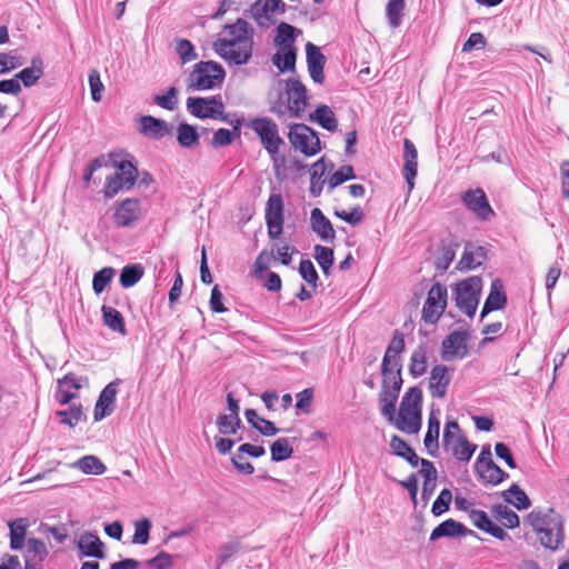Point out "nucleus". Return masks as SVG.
Wrapping results in <instances>:
<instances>
[{
	"label": "nucleus",
	"mask_w": 569,
	"mask_h": 569,
	"mask_svg": "<svg viewBox=\"0 0 569 569\" xmlns=\"http://www.w3.org/2000/svg\"><path fill=\"white\" fill-rule=\"evenodd\" d=\"M310 223L312 231L316 232L321 240L333 242L336 238V231L330 220L319 208L311 210Z\"/></svg>",
	"instance_id": "nucleus-24"
},
{
	"label": "nucleus",
	"mask_w": 569,
	"mask_h": 569,
	"mask_svg": "<svg viewBox=\"0 0 569 569\" xmlns=\"http://www.w3.org/2000/svg\"><path fill=\"white\" fill-rule=\"evenodd\" d=\"M459 423L456 420H449L445 425L442 435V446L448 449L452 445L453 439L460 433Z\"/></svg>",
	"instance_id": "nucleus-63"
},
{
	"label": "nucleus",
	"mask_w": 569,
	"mask_h": 569,
	"mask_svg": "<svg viewBox=\"0 0 569 569\" xmlns=\"http://www.w3.org/2000/svg\"><path fill=\"white\" fill-rule=\"evenodd\" d=\"M402 363H398V366L388 363L386 360L381 363V387L389 388L391 386H396L399 382V386L402 387L403 379L401 376Z\"/></svg>",
	"instance_id": "nucleus-41"
},
{
	"label": "nucleus",
	"mask_w": 569,
	"mask_h": 569,
	"mask_svg": "<svg viewBox=\"0 0 569 569\" xmlns=\"http://www.w3.org/2000/svg\"><path fill=\"white\" fill-rule=\"evenodd\" d=\"M297 48L278 49L272 56L273 66L282 73L295 72L297 62Z\"/></svg>",
	"instance_id": "nucleus-27"
},
{
	"label": "nucleus",
	"mask_w": 569,
	"mask_h": 569,
	"mask_svg": "<svg viewBox=\"0 0 569 569\" xmlns=\"http://www.w3.org/2000/svg\"><path fill=\"white\" fill-rule=\"evenodd\" d=\"M288 139L291 147L307 157L316 156L321 151V142L316 130L305 123H291Z\"/></svg>",
	"instance_id": "nucleus-8"
},
{
	"label": "nucleus",
	"mask_w": 569,
	"mask_h": 569,
	"mask_svg": "<svg viewBox=\"0 0 569 569\" xmlns=\"http://www.w3.org/2000/svg\"><path fill=\"white\" fill-rule=\"evenodd\" d=\"M144 274V268L140 263L124 266L120 272L119 281L123 288L133 287Z\"/></svg>",
	"instance_id": "nucleus-45"
},
{
	"label": "nucleus",
	"mask_w": 569,
	"mask_h": 569,
	"mask_svg": "<svg viewBox=\"0 0 569 569\" xmlns=\"http://www.w3.org/2000/svg\"><path fill=\"white\" fill-rule=\"evenodd\" d=\"M315 259L320 266L322 272L327 276L330 272V269L335 261L333 250L329 247H325L321 244L315 246Z\"/></svg>",
	"instance_id": "nucleus-47"
},
{
	"label": "nucleus",
	"mask_w": 569,
	"mask_h": 569,
	"mask_svg": "<svg viewBox=\"0 0 569 569\" xmlns=\"http://www.w3.org/2000/svg\"><path fill=\"white\" fill-rule=\"evenodd\" d=\"M89 86L91 90V98L94 102L101 101V93L104 89L103 83L100 79V73L97 70H91L89 73Z\"/></svg>",
	"instance_id": "nucleus-61"
},
{
	"label": "nucleus",
	"mask_w": 569,
	"mask_h": 569,
	"mask_svg": "<svg viewBox=\"0 0 569 569\" xmlns=\"http://www.w3.org/2000/svg\"><path fill=\"white\" fill-rule=\"evenodd\" d=\"M121 383L120 379L109 382L100 392L99 398L94 406L93 419L100 421L110 416L114 410V403L118 393V386Z\"/></svg>",
	"instance_id": "nucleus-16"
},
{
	"label": "nucleus",
	"mask_w": 569,
	"mask_h": 569,
	"mask_svg": "<svg viewBox=\"0 0 569 569\" xmlns=\"http://www.w3.org/2000/svg\"><path fill=\"white\" fill-rule=\"evenodd\" d=\"M470 336L467 330H455L450 332L441 343V358L449 361L453 358L463 359L468 356L467 341Z\"/></svg>",
	"instance_id": "nucleus-14"
},
{
	"label": "nucleus",
	"mask_w": 569,
	"mask_h": 569,
	"mask_svg": "<svg viewBox=\"0 0 569 569\" xmlns=\"http://www.w3.org/2000/svg\"><path fill=\"white\" fill-rule=\"evenodd\" d=\"M461 200L479 220L487 221L495 216L485 191L480 188L467 190Z\"/></svg>",
	"instance_id": "nucleus-15"
},
{
	"label": "nucleus",
	"mask_w": 569,
	"mask_h": 569,
	"mask_svg": "<svg viewBox=\"0 0 569 569\" xmlns=\"http://www.w3.org/2000/svg\"><path fill=\"white\" fill-rule=\"evenodd\" d=\"M49 551L46 543L38 538H29L26 543L24 562L42 563Z\"/></svg>",
	"instance_id": "nucleus-35"
},
{
	"label": "nucleus",
	"mask_w": 569,
	"mask_h": 569,
	"mask_svg": "<svg viewBox=\"0 0 569 569\" xmlns=\"http://www.w3.org/2000/svg\"><path fill=\"white\" fill-rule=\"evenodd\" d=\"M458 247V243H451L449 246L441 248V253L436 260V269L440 272H446L452 261L456 258V249Z\"/></svg>",
	"instance_id": "nucleus-53"
},
{
	"label": "nucleus",
	"mask_w": 569,
	"mask_h": 569,
	"mask_svg": "<svg viewBox=\"0 0 569 569\" xmlns=\"http://www.w3.org/2000/svg\"><path fill=\"white\" fill-rule=\"evenodd\" d=\"M270 452L271 460L280 462L291 458L293 449L287 438H279L270 446Z\"/></svg>",
	"instance_id": "nucleus-46"
},
{
	"label": "nucleus",
	"mask_w": 569,
	"mask_h": 569,
	"mask_svg": "<svg viewBox=\"0 0 569 569\" xmlns=\"http://www.w3.org/2000/svg\"><path fill=\"white\" fill-rule=\"evenodd\" d=\"M57 415L61 418L60 422L69 427H74L79 421L86 419L81 405L71 406L67 410L58 411Z\"/></svg>",
	"instance_id": "nucleus-52"
},
{
	"label": "nucleus",
	"mask_w": 569,
	"mask_h": 569,
	"mask_svg": "<svg viewBox=\"0 0 569 569\" xmlns=\"http://www.w3.org/2000/svg\"><path fill=\"white\" fill-rule=\"evenodd\" d=\"M439 432H440V420L437 417V413L432 410L428 418V430L425 436V447L428 453L432 457L436 456L439 449Z\"/></svg>",
	"instance_id": "nucleus-28"
},
{
	"label": "nucleus",
	"mask_w": 569,
	"mask_h": 569,
	"mask_svg": "<svg viewBox=\"0 0 569 569\" xmlns=\"http://www.w3.org/2000/svg\"><path fill=\"white\" fill-rule=\"evenodd\" d=\"M79 557H93L103 559L106 557L104 545L100 538L91 532L81 535L77 541Z\"/></svg>",
	"instance_id": "nucleus-21"
},
{
	"label": "nucleus",
	"mask_w": 569,
	"mask_h": 569,
	"mask_svg": "<svg viewBox=\"0 0 569 569\" xmlns=\"http://www.w3.org/2000/svg\"><path fill=\"white\" fill-rule=\"evenodd\" d=\"M141 218V202L137 198H127L118 202L112 216L113 222L118 228H128L134 226Z\"/></svg>",
	"instance_id": "nucleus-13"
},
{
	"label": "nucleus",
	"mask_w": 569,
	"mask_h": 569,
	"mask_svg": "<svg viewBox=\"0 0 569 569\" xmlns=\"http://www.w3.org/2000/svg\"><path fill=\"white\" fill-rule=\"evenodd\" d=\"M476 473L485 486H498L509 477L495 461H490V463L483 466V469L477 470Z\"/></svg>",
	"instance_id": "nucleus-29"
},
{
	"label": "nucleus",
	"mask_w": 569,
	"mask_h": 569,
	"mask_svg": "<svg viewBox=\"0 0 569 569\" xmlns=\"http://www.w3.org/2000/svg\"><path fill=\"white\" fill-rule=\"evenodd\" d=\"M300 30L287 22H280L277 26V34L274 37V44L278 49L297 48L295 41Z\"/></svg>",
	"instance_id": "nucleus-34"
},
{
	"label": "nucleus",
	"mask_w": 569,
	"mask_h": 569,
	"mask_svg": "<svg viewBox=\"0 0 569 569\" xmlns=\"http://www.w3.org/2000/svg\"><path fill=\"white\" fill-rule=\"evenodd\" d=\"M472 535L477 536V533L470 529H468L461 522L456 521L455 519H447L439 523L432 531L429 537L430 541H436L442 537H458V536H467Z\"/></svg>",
	"instance_id": "nucleus-22"
},
{
	"label": "nucleus",
	"mask_w": 569,
	"mask_h": 569,
	"mask_svg": "<svg viewBox=\"0 0 569 569\" xmlns=\"http://www.w3.org/2000/svg\"><path fill=\"white\" fill-rule=\"evenodd\" d=\"M451 500V491L447 488L442 489L432 505L431 512L433 513V516L438 517L448 511Z\"/></svg>",
	"instance_id": "nucleus-58"
},
{
	"label": "nucleus",
	"mask_w": 569,
	"mask_h": 569,
	"mask_svg": "<svg viewBox=\"0 0 569 569\" xmlns=\"http://www.w3.org/2000/svg\"><path fill=\"white\" fill-rule=\"evenodd\" d=\"M140 133L160 140L170 133V126L167 121L158 119L153 116H141L140 119Z\"/></svg>",
	"instance_id": "nucleus-23"
},
{
	"label": "nucleus",
	"mask_w": 569,
	"mask_h": 569,
	"mask_svg": "<svg viewBox=\"0 0 569 569\" xmlns=\"http://www.w3.org/2000/svg\"><path fill=\"white\" fill-rule=\"evenodd\" d=\"M28 526V519L26 518H19L9 522L10 548L12 550H19L23 547V541L26 538V531Z\"/></svg>",
	"instance_id": "nucleus-43"
},
{
	"label": "nucleus",
	"mask_w": 569,
	"mask_h": 569,
	"mask_svg": "<svg viewBox=\"0 0 569 569\" xmlns=\"http://www.w3.org/2000/svg\"><path fill=\"white\" fill-rule=\"evenodd\" d=\"M176 51L183 64L198 58L193 44L188 39H177Z\"/></svg>",
	"instance_id": "nucleus-56"
},
{
	"label": "nucleus",
	"mask_w": 569,
	"mask_h": 569,
	"mask_svg": "<svg viewBox=\"0 0 569 569\" xmlns=\"http://www.w3.org/2000/svg\"><path fill=\"white\" fill-rule=\"evenodd\" d=\"M391 452L405 459L410 466L417 467L420 458L416 451L399 436L393 435L390 440Z\"/></svg>",
	"instance_id": "nucleus-30"
},
{
	"label": "nucleus",
	"mask_w": 569,
	"mask_h": 569,
	"mask_svg": "<svg viewBox=\"0 0 569 569\" xmlns=\"http://www.w3.org/2000/svg\"><path fill=\"white\" fill-rule=\"evenodd\" d=\"M412 393L416 395L413 406H409V397H402L395 425L402 432L417 435L421 428L422 390L419 387H410L408 396Z\"/></svg>",
	"instance_id": "nucleus-4"
},
{
	"label": "nucleus",
	"mask_w": 569,
	"mask_h": 569,
	"mask_svg": "<svg viewBox=\"0 0 569 569\" xmlns=\"http://www.w3.org/2000/svg\"><path fill=\"white\" fill-rule=\"evenodd\" d=\"M284 93L290 107L289 118H301L309 103L306 86L297 78H288L284 80Z\"/></svg>",
	"instance_id": "nucleus-11"
},
{
	"label": "nucleus",
	"mask_w": 569,
	"mask_h": 569,
	"mask_svg": "<svg viewBox=\"0 0 569 569\" xmlns=\"http://www.w3.org/2000/svg\"><path fill=\"white\" fill-rule=\"evenodd\" d=\"M502 498L518 510H525L531 506L529 497L517 483H512L509 489L502 491Z\"/></svg>",
	"instance_id": "nucleus-39"
},
{
	"label": "nucleus",
	"mask_w": 569,
	"mask_h": 569,
	"mask_svg": "<svg viewBox=\"0 0 569 569\" xmlns=\"http://www.w3.org/2000/svg\"><path fill=\"white\" fill-rule=\"evenodd\" d=\"M187 110L199 119L210 118L228 121V114L224 112V104L219 94L209 98L189 97L187 99Z\"/></svg>",
	"instance_id": "nucleus-9"
},
{
	"label": "nucleus",
	"mask_w": 569,
	"mask_h": 569,
	"mask_svg": "<svg viewBox=\"0 0 569 569\" xmlns=\"http://www.w3.org/2000/svg\"><path fill=\"white\" fill-rule=\"evenodd\" d=\"M151 528V521L147 518L141 519L134 525V535L132 537V542L137 545H146L149 540V532Z\"/></svg>",
	"instance_id": "nucleus-59"
},
{
	"label": "nucleus",
	"mask_w": 569,
	"mask_h": 569,
	"mask_svg": "<svg viewBox=\"0 0 569 569\" xmlns=\"http://www.w3.org/2000/svg\"><path fill=\"white\" fill-rule=\"evenodd\" d=\"M481 289L482 280L478 276L460 281L453 289L456 306L470 318L477 311Z\"/></svg>",
	"instance_id": "nucleus-7"
},
{
	"label": "nucleus",
	"mask_w": 569,
	"mask_h": 569,
	"mask_svg": "<svg viewBox=\"0 0 569 569\" xmlns=\"http://www.w3.org/2000/svg\"><path fill=\"white\" fill-rule=\"evenodd\" d=\"M250 13L260 27L267 28L277 22L271 0H257L251 6Z\"/></svg>",
	"instance_id": "nucleus-25"
},
{
	"label": "nucleus",
	"mask_w": 569,
	"mask_h": 569,
	"mask_svg": "<svg viewBox=\"0 0 569 569\" xmlns=\"http://www.w3.org/2000/svg\"><path fill=\"white\" fill-rule=\"evenodd\" d=\"M274 258L273 250H262L258 254V257L254 260L253 267H254V274L257 277H260L263 271H266L271 262V260Z\"/></svg>",
	"instance_id": "nucleus-64"
},
{
	"label": "nucleus",
	"mask_w": 569,
	"mask_h": 569,
	"mask_svg": "<svg viewBox=\"0 0 569 569\" xmlns=\"http://www.w3.org/2000/svg\"><path fill=\"white\" fill-rule=\"evenodd\" d=\"M493 513L502 521L503 526L509 529L519 527V516L505 505H496L492 507Z\"/></svg>",
	"instance_id": "nucleus-49"
},
{
	"label": "nucleus",
	"mask_w": 569,
	"mask_h": 569,
	"mask_svg": "<svg viewBox=\"0 0 569 569\" xmlns=\"http://www.w3.org/2000/svg\"><path fill=\"white\" fill-rule=\"evenodd\" d=\"M223 30L228 33V39L251 37L253 33L249 23L242 18H238L234 23L226 24Z\"/></svg>",
	"instance_id": "nucleus-51"
},
{
	"label": "nucleus",
	"mask_w": 569,
	"mask_h": 569,
	"mask_svg": "<svg viewBox=\"0 0 569 569\" xmlns=\"http://www.w3.org/2000/svg\"><path fill=\"white\" fill-rule=\"evenodd\" d=\"M405 347L406 343L403 333H401L399 330H395L392 339L386 349L382 362L387 360L388 363H392L396 366H398V363H401V353L403 352Z\"/></svg>",
	"instance_id": "nucleus-36"
},
{
	"label": "nucleus",
	"mask_w": 569,
	"mask_h": 569,
	"mask_svg": "<svg viewBox=\"0 0 569 569\" xmlns=\"http://www.w3.org/2000/svg\"><path fill=\"white\" fill-rule=\"evenodd\" d=\"M451 382V375L445 365L432 367L429 377V392L432 398L443 399L447 396L448 387Z\"/></svg>",
	"instance_id": "nucleus-17"
},
{
	"label": "nucleus",
	"mask_w": 569,
	"mask_h": 569,
	"mask_svg": "<svg viewBox=\"0 0 569 569\" xmlns=\"http://www.w3.org/2000/svg\"><path fill=\"white\" fill-rule=\"evenodd\" d=\"M44 74L43 61L36 57L31 60V66L22 69L16 74L17 80L26 88L34 86Z\"/></svg>",
	"instance_id": "nucleus-26"
},
{
	"label": "nucleus",
	"mask_w": 569,
	"mask_h": 569,
	"mask_svg": "<svg viewBox=\"0 0 569 569\" xmlns=\"http://www.w3.org/2000/svg\"><path fill=\"white\" fill-rule=\"evenodd\" d=\"M109 158L118 171L106 180L103 188L106 199L114 198L122 190L132 189L139 178L137 167L131 160H128L133 159L132 156L122 152H110Z\"/></svg>",
	"instance_id": "nucleus-2"
},
{
	"label": "nucleus",
	"mask_w": 569,
	"mask_h": 569,
	"mask_svg": "<svg viewBox=\"0 0 569 569\" xmlns=\"http://www.w3.org/2000/svg\"><path fill=\"white\" fill-rule=\"evenodd\" d=\"M268 236L270 239H279L283 231L284 203L280 193H272L266 204L264 213Z\"/></svg>",
	"instance_id": "nucleus-12"
},
{
	"label": "nucleus",
	"mask_w": 569,
	"mask_h": 569,
	"mask_svg": "<svg viewBox=\"0 0 569 569\" xmlns=\"http://www.w3.org/2000/svg\"><path fill=\"white\" fill-rule=\"evenodd\" d=\"M72 467L79 469L83 473L96 476H100L107 470L104 463L98 457L92 455L78 459L73 462Z\"/></svg>",
	"instance_id": "nucleus-42"
},
{
	"label": "nucleus",
	"mask_w": 569,
	"mask_h": 569,
	"mask_svg": "<svg viewBox=\"0 0 569 569\" xmlns=\"http://www.w3.org/2000/svg\"><path fill=\"white\" fill-rule=\"evenodd\" d=\"M508 302L507 295L503 290V284L500 279H495L491 282L490 292L482 307L480 319L482 320L488 313L495 310H501Z\"/></svg>",
	"instance_id": "nucleus-20"
},
{
	"label": "nucleus",
	"mask_w": 569,
	"mask_h": 569,
	"mask_svg": "<svg viewBox=\"0 0 569 569\" xmlns=\"http://www.w3.org/2000/svg\"><path fill=\"white\" fill-rule=\"evenodd\" d=\"M247 127L251 129L260 139L264 150L277 167L278 159L284 162V156H279L280 148L284 144V140L279 134L278 124L268 117H257L247 122Z\"/></svg>",
	"instance_id": "nucleus-3"
},
{
	"label": "nucleus",
	"mask_w": 569,
	"mask_h": 569,
	"mask_svg": "<svg viewBox=\"0 0 569 569\" xmlns=\"http://www.w3.org/2000/svg\"><path fill=\"white\" fill-rule=\"evenodd\" d=\"M177 141L183 148H193L199 143V134L196 127L182 122L177 128Z\"/></svg>",
	"instance_id": "nucleus-44"
},
{
	"label": "nucleus",
	"mask_w": 569,
	"mask_h": 569,
	"mask_svg": "<svg viewBox=\"0 0 569 569\" xmlns=\"http://www.w3.org/2000/svg\"><path fill=\"white\" fill-rule=\"evenodd\" d=\"M152 100L160 108L172 111L178 106V89L170 87L164 94H157Z\"/></svg>",
	"instance_id": "nucleus-54"
},
{
	"label": "nucleus",
	"mask_w": 569,
	"mask_h": 569,
	"mask_svg": "<svg viewBox=\"0 0 569 569\" xmlns=\"http://www.w3.org/2000/svg\"><path fill=\"white\" fill-rule=\"evenodd\" d=\"M327 171L325 158L316 161L310 168V193L312 197H319L322 192L325 180L322 179Z\"/></svg>",
	"instance_id": "nucleus-37"
},
{
	"label": "nucleus",
	"mask_w": 569,
	"mask_h": 569,
	"mask_svg": "<svg viewBox=\"0 0 569 569\" xmlns=\"http://www.w3.org/2000/svg\"><path fill=\"white\" fill-rule=\"evenodd\" d=\"M447 450H450L457 460L468 462L477 450V445L469 442L465 436L458 435Z\"/></svg>",
	"instance_id": "nucleus-32"
},
{
	"label": "nucleus",
	"mask_w": 569,
	"mask_h": 569,
	"mask_svg": "<svg viewBox=\"0 0 569 569\" xmlns=\"http://www.w3.org/2000/svg\"><path fill=\"white\" fill-rule=\"evenodd\" d=\"M101 312L104 326L122 336L127 335L124 318L120 311L113 307L103 305L101 307Z\"/></svg>",
	"instance_id": "nucleus-33"
},
{
	"label": "nucleus",
	"mask_w": 569,
	"mask_h": 569,
	"mask_svg": "<svg viewBox=\"0 0 569 569\" xmlns=\"http://www.w3.org/2000/svg\"><path fill=\"white\" fill-rule=\"evenodd\" d=\"M306 57H307V67L310 78L316 83H323L325 81V64L326 57L321 52L320 48L313 44L312 42H307L306 44Z\"/></svg>",
	"instance_id": "nucleus-18"
},
{
	"label": "nucleus",
	"mask_w": 569,
	"mask_h": 569,
	"mask_svg": "<svg viewBox=\"0 0 569 569\" xmlns=\"http://www.w3.org/2000/svg\"><path fill=\"white\" fill-rule=\"evenodd\" d=\"M299 273L306 282L312 286L313 289L317 288L319 276L313 263L309 259H302L300 261Z\"/></svg>",
	"instance_id": "nucleus-57"
},
{
	"label": "nucleus",
	"mask_w": 569,
	"mask_h": 569,
	"mask_svg": "<svg viewBox=\"0 0 569 569\" xmlns=\"http://www.w3.org/2000/svg\"><path fill=\"white\" fill-rule=\"evenodd\" d=\"M355 170L353 167L350 164L342 166L340 169H338L336 172H333L329 180H328V187L329 189H335L338 186L342 184L343 182L355 179Z\"/></svg>",
	"instance_id": "nucleus-55"
},
{
	"label": "nucleus",
	"mask_w": 569,
	"mask_h": 569,
	"mask_svg": "<svg viewBox=\"0 0 569 569\" xmlns=\"http://www.w3.org/2000/svg\"><path fill=\"white\" fill-rule=\"evenodd\" d=\"M244 417L247 421L257 429L262 436L271 437L279 432L273 422L259 417L254 409H246Z\"/></svg>",
	"instance_id": "nucleus-38"
},
{
	"label": "nucleus",
	"mask_w": 569,
	"mask_h": 569,
	"mask_svg": "<svg viewBox=\"0 0 569 569\" xmlns=\"http://www.w3.org/2000/svg\"><path fill=\"white\" fill-rule=\"evenodd\" d=\"M487 253L488 250L485 247L468 242L465 246V250L457 268L460 271L473 270L487 260Z\"/></svg>",
	"instance_id": "nucleus-19"
},
{
	"label": "nucleus",
	"mask_w": 569,
	"mask_h": 569,
	"mask_svg": "<svg viewBox=\"0 0 569 569\" xmlns=\"http://www.w3.org/2000/svg\"><path fill=\"white\" fill-rule=\"evenodd\" d=\"M447 288L440 282H436L429 289L422 307V320L426 323L435 325L438 322L447 307Z\"/></svg>",
	"instance_id": "nucleus-10"
},
{
	"label": "nucleus",
	"mask_w": 569,
	"mask_h": 569,
	"mask_svg": "<svg viewBox=\"0 0 569 569\" xmlns=\"http://www.w3.org/2000/svg\"><path fill=\"white\" fill-rule=\"evenodd\" d=\"M309 119L317 122L321 128L328 131H336L338 121L332 109L327 104H320L310 113Z\"/></svg>",
	"instance_id": "nucleus-31"
},
{
	"label": "nucleus",
	"mask_w": 569,
	"mask_h": 569,
	"mask_svg": "<svg viewBox=\"0 0 569 569\" xmlns=\"http://www.w3.org/2000/svg\"><path fill=\"white\" fill-rule=\"evenodd\" d=\"M253 40L251 37L233 39H218L213 42V50L228 63L246 64L252 56Z\"/></svg>",
	"instance_id": "nucleus-6"
},
{
	"label": "nucleus",
	"mask_w": 569,
	"mask_h": 569,
	"mask_svg": "<svg viewBox=\"0 0 569 569\" xmlns=\"http://www.w3.org/2000/svg\"><path fill=\"white\" fill-rule=\"evenodd\" d=\"M428 367L427 348L419 345L410 357L409 373L413 378H419L426 373Z\"/></svg>",
	"instance_id": "nucleus-40"
},
{
	"label": "nucleus",
	"mask_w": 569,
	"mask_h": 569,
	"mask_svg": "<svg viewBox=\"0 0 569 569\" xmlns=\"http://www.w3.org/2000/svg\"><path fill=\"white\" fill-rule=\"evenodd\" d=\"M526 521L539 536V541L545 548L556 551L562 546L563 517L553 508L533 509L527 516Z\"/></svg>",
	"instance_id": "nucleus-1"
},
{
	"label": "nucleus",
	"mask_w": 569,
	"mask_h": 569,
	"mask_svg": "<svg viewBox=\"0 0 569 569\" xmlns=\"http://www.w3.org/2000/svg\"><path fill=\"white\" fill-rule=\"evenodd\" d=\"M312 400L313 390L311 388H306L296 395V408L305 413H309Z\"/></svg>",
	"instance_id": "nucleus-62"
},
{
	"label": "nucleus",
	"mask_w": 569,
	"mask_h": 569,
	"mask_svg": "<svg viewBox=\"0 0 569 569\" xmlns=\"http://www.w3.org/2000/svg\"><path fill=\"white\" fill-rule=\"evenodd\" d=\"M405 0H389L386 7V14L390 27L398 28L405 12Z\"/></svg>",
	"instance_id": "nucleus-48"
},
{
	"label": "nucleus",
	"mask_w": 569,
	"mask_h": 569,
	"mask_svg": "<svg viewBox=\"0 0 569 569\" xmlns=\"http://www.w3.org/2000/svg\"><path fill=\"white\" fill-rule=\"evenodd\" d=\"M114 269L112 267H104L93 274L92 289L96 295H100L107 288L114 277Z\"/></svg>",
	"instance_id": "nucleus-50"
},
{
	"label": "nucleus",
	"mask_w": 569,
	"mask_h": 569,
	"mask_svg": "<svg viewBox=\"0 0 569 569\" xmlns=\"http://www.w3.org/2000/svg\"><path fill=\"white\" fill-rule=\"evenodd\" d=\"M226 77L224 69L216 61H200L189 74L188 89L193 91L210 90L220 86Z\"/></svg>",
	"instance_id": "nucleus-5"
},
{
	"label": "nucleus",
	"mask_w": 569,
	"mask_h": 569,
	"mask_svg": "<svg viewBox=\"0 0 569 569\" xmlns=\"http://www.w3.org/2000/svg\"><path fill=\"white\" fill-rule=\"evenodd\" d=\"M335 216L345 222L357 226L362 222L365 213L360 206L353 207L350 211L336 210Z\"/></svg>",
	"instance_id": "nucleus-60"
}]
</instances>
